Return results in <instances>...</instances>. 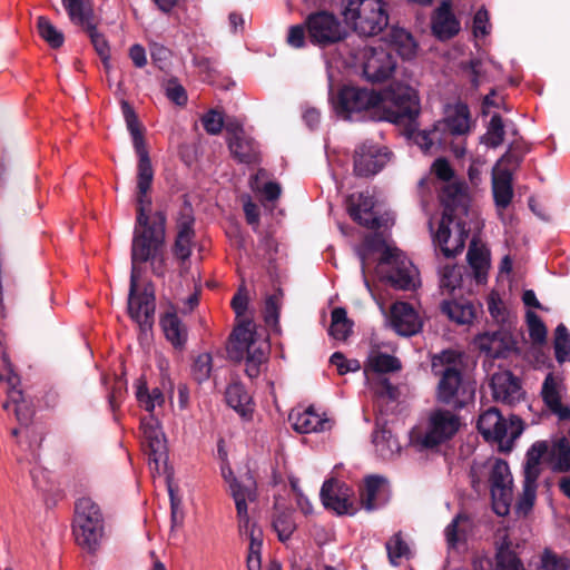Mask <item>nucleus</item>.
<instances>
[{
    "label": "nucleus",
    "instance_id": "32",
    "mask_svg": "<svg viewBox=\"0 0 570 570\" xmlns=\"http://www.w3.org/2000/svg\"><path fill=\"white\" fill-rule=\"evenodd\" d=\"M391 47L403 58L412 59L417 49L413 36L403 28L392 27L389 35Z\"/></svg>",
    "mask_w": 570,
    "mask_h": 570
},
{
    "label": "nucleus",
    "instance_id": "55",
    "mask_svg": "<svg viewBox=\"0 0 570 570\" xmlns=\"http://www.w3.org/2000/svg\"><path fill=\"white\" fill-rule=\"evenodd\" d=\"M497 570H524V568L517 554L508 546L502 544L497 552Z\"/></svg>",
    "mask_w": 570,
    "mask_h": 570
},
{
    "label": "nucleus",
    "instance_id": "18",
    "mask_svg": "<svg viewBox=\"0 0 570 570\" xmlns=\"http://www.w3.org/2000/svg\"><path fill=\"white\" fill-rule=\"evenodd\" d=\"M140 429L142 433V445L148 453L149 462L156 466L167 458V445L165 434L156 417L148 415L141 419Z\"/></svg>",
    "mask_w": 570,
    "mask_h": 570
},
{
    "label": "nucleus",
    "instance_id": "1",
    "mask_svg": "<svg viewBox=\"0 0 570 570\" xmlns=\"http://www.w3.org/2000/svg\"><path fill=\"white\" fill-rule=\"evenodd\" d=\"M137 164V217L131 243V273L128 296L130 317L142 330L150 328L154 323L155 295L151 286L138 293V279L141 276L140 264L160 255L164 249L166 234V215L164 212L150 214L151 198L149 193L154 181V167L146 145H136Z\"/></svg>",
    "mask_w": 570,
    "mask_h": 570
},
{
    "label": "nucleus",
    "instance_id": "17",
    "mask_svg": "<svg viewBox=\"0 0 570 570\" xmlns=\"http://www.w3.org/2000/svg\"><path fill=\"white\" fill-rule=\"evenodd\" d=\"M320 495L324 507L337 514H353L355 512L352 502L353 490L336 479L325 481Z\"/></svg>",
    "mask_w": 570,
    "mask_h": 570
},
{
    "label": "nucleus",
    "instance_id": "28",
    "mask_svg": "<svg viewBox=\"0 0 570 570\" xmlns=\"http://www.w3.org/2000/svg\"><path fill=\"white\" fill-rule=\"evenodd\" d=\"M13 407L14 416L24 426L31 424L35 416V407L31 401L27 400L21 390L8 391V400L2 404L6 411Z\"/></svg>",
    "mask_w": 570,
    "mask_h": 570
},
{
    "label": "nucleus",
    "instance_id": "60",
    "mask_svg": "<svg viewBox=\"0 0 570 570\" xmlns=\"http://www.w3.org/2000/svg\"><path fill=\"white\" fill-rule=\"evenodd\" d=\"M535 492H537V481L524 479L523 492L518 502L519 510L527 513L532 509V507L534 504V500H535Z\"/></svg>",
    "mask_w": 570,
    "mask_h": 570
},
{
    "label": "nucleus",
    "instance_id": "48",
    "mask_svg": "<svg viewBox=\"0 0 570 570\" xmlns=\"http://www.w3.org/2000/svg\"><path fill=\"white\" fill-rule=\"evenodd\" d=\"M466 257L470 266L474 269L476 279L480 282L489 265L488 252L485 248L479 247L475 242H472Z\"/></svg>",
    "mask_w": 570,
    "mask_h": 570
},
{
    "label": "nucleus",
    "instance_id": "21",
    "mask_svg": "<svg viewBox=\"0 0 570 570\" xmlns=\"http://www.w3.org/2000/svg\"><path fill=\"white\" fill-rule=\"evenodd\" d=\"M374 200L368 194L358 193L347 198V212L357 224L370 229L381 227V220L373 213Z\"/></svg>",
    "mask_w": 570,
    "mask_h": 570
},
{
    "label": "nucleus",
    "instance_id": "54",
    "mask_svg": "<svg viewBox=\"0 0 570 570\" xmlns=\"http://www.w3.org/2000/svg\"><path fill=\"white\" fill-rule=\"evenodd\" d=\"M194 210L188 202H185L177 218V235L194 237Z\"/></svg>",
    "mask_w": 570,
    "mask_h": 570
},
{
    "label": "nucleus",
    "instance_id": "23",
    "mask_svg": "<svg viewBox=\"0 0 570 570\" xmlns=\"http://www.w3.org/2000/svg\"><path fill=\"white\" fill-rule=\"evenodd\" d=\"M492 193L499 216L503 219V210L513 198L511 168L494 169L492 174Z\"/></svg>",
    "mask_w": 570,
    "mask_h": 570
},
{
    "label": "nucleus",
    "instance_id": "30",
    "mask_svg": "<svg viewBox=\"0 0 570 570\" xmlns=\"http://www.w3.org/2000/svg\"><path fill=\"white\" fill-rule=\"evenodd\" d=\"M225 400L243 417H248L253 412L252 397L244 385L238 382L230 383L226 387Z\"/></svg>",
    "mask_w": 570,
    "mask_h": 570
},
{
    "label": "nucleus",
    "instance_id": "5",
    "mask_svg": "<svg viewBox=\"0 0 570 570\" xmlns=\"http://www.w3.org/2000/svg\"><path fill=\"white\" fill-rule=\"evenodd\" d=\"M252 322L238 325L230 335L227 354L230 360L245 361V372L250 377H257L261 365L266 361L267 345L256 338Z\"/></svg>",
    "mask_w": 570,
    "mask_h": 570
},
{
    "label": "nucleus",
    "instance_id": "46",
    "mask_svg": "<svg viewBox=\"0 0 570 570\" xmlns=\"http://www.w3.org/2000/svg\"><path fill=\"white\" fill-rule=\"evenodd\" d=\"M272 525L281 542L289 540L296 530V522L294 521L293 513L291 511L277 512L274 515Z\"/></svg>",
    "mask_w": 570,
    "mask_h": 570
},
{
    "label": "nucleus",
    "instance_id": "25",
    "mask_svg": "<svg viewBox=\"0 0 570 570\" xmlns=\"http://www.w3.org/2000/svg\"><path fill=\"white\" fill-rule=\"evenodd\" d=\"M386 480L380 475L365 478L360 489V502L366 511H373L385 503L384 491Z\"/></svg>",
    "mask_w": 570,
    "mask_h": 570
},
{
    "label": "nucleus",
    "instance_id": "53",
    "mask_svg": "<svg viewBox=\"0 0 570 570\" xmlns=\"http://www.w3.org/2000/svg\"><path fill=\"white\" fill-rule=\"evenodd\" d=\"M200 121L206 132L217 135L224 129L227 116L223 111L213 108L202 116Z\"/></svg>",
    "mask_w": 570,
    "mask_h": 570
},
{
    "label": "nucleus",
    "instance_id": "35",
    "mask_svg": "<svg viewBox=\"0 0 570 570\" xmlns=\"http://www.w3.org/2000/svg\"><path fill=\"white\" fill-rule=\"evenodd\" d=\"M549 453L547 442H535L527 452V462L524 465V479L534 480L541 473V463L546 455Z\"/></svg>",
    "mask_w": 570,
    "mask_h": 570
},
{
    "label": "nucleus",
    "instance_id": "45",
    "mask_svg": "<svg viewBox=\"0 0 570 570\" xmlns=\"http://www.w3.org/2000/svg\"><path fill=\"white\" fill-rule=\"evenodd\" d=\"M224 129L226 132V142H253L254 141V137L244 127L243 121L234 116H227V121L225 124Z\"/></svg>",
    "mask_w": 570,
    "mask_h": 570
},
{
    "label": "nucleus",
    "instance_id": "8",
    "mask_svg": "<svg viewBox=\"0 0 570 570\" xmlns=\"http://www.w3.org/2000/svg\"><path fill=\"white\" fill-rule=\"evenodd\" d=\"M72 529L78 546L90 552L97 550L104 537V519L100 508L90 498L77 501Z\"/></svg>",
    "mask_w": 570,
    "mask_h": 570
},
{
    "label": "nucleus",
    "instance_id": "52",
    "mask_svg": "<svg viewBox=\"0 0 570 570\" xmlns=\"http://www.w3.org/2000/svg\"><path fill=\"white\" fill-rule=\"evenodd\" d=\"M22 428L26 438V450L30 452L32 460L37 461L39 459V449L45 439L43 432L32 423Z\"/></svg>",
    "mask_w": 570,
    "mask_h": 570
},
{
    "label": "nucleus",
    "instance_id": "39",
    "mask_svg": "<svg viewBox=\"0 0 570 570\" xmlns=\"http://www.w3.org/2000/svg\"><path fill=\"white\" fill-rule=\"evenodd\" d=\"M136 397L140 406L150 413L156 406H161L165 403V395L161 390L155 387L148 391L146 382L142 380H139L137 383Z\"/></svg>",
    "mask_w": 570,
    "mask_h": 570
},
{
    "label": "nucleus",
    "instance_id": "41",
    "mask_svg": "<svg viewBox=\"0 0 570 570\" xmlns=\"http://www.w3.org/2000/svg\"><path fill=\"white\" fill-rule=\"evenodd\" d=\"M549 454L552 459V469L554 471H570V442L568 439H559Z\"/></svg>",
    "mask_w": 570,
    "mask_h": 570
},
{
    "label": "nucleus",
    "instance_id": "31",
    "mask_svg": "<svg viewBox=\"0 0 570 570\" xmlns=\"http://www.w3.org/2000/svg\"><path fill=\"white\" fill-rule=\"evenodd\" d=\"M289 421L292 422L293 429L299 433L323 431L328 423L326 420H323L313 407H308L303 412L291 413Z\"/></svg>",
    "mask_w": 570,
    "mask_h": 570
},
{
    "label": "nucleus",
    "instance_id": "7",
    "mask_svg": "<svg viewBox=\"0 0 570 570\" xmlns=\"http://www.w3.org/2000/svg\"><path fill=\"white\" fill-rule=\"evenodd\" d=\"M365 244L373 249L384 246L380 264L389 266L383 277L392 287L402 291H412L416 287L419 272L403 253L385 245L379 235L366 237Z\"/></svg>",
    "mask_w": 570,
    "mask_h": 570
},
{
    "label": "nucleus",
    "instance_id": "50",
    "mask_svg": "<svg viewBox=\"0 0 570 570\" xmlns=\"http://www.w3.org/2000/svg\"><path fill=\"white\" fill-rule=\"evenodd\" d=\"M166 97L177 106H186L188 101L187 91L177 77H170L163 82Z\"/></svg>",
    "mask_w": 570,
    "mask_h": 570
},
{
    "label": "nucleus",
    "instance_id": "16",
    "mask_svg": "<svg viewBox=\"0 0 570 570\" xmlns=\"http://www.w3.org/2000/svg\"><path fill=\"white\" fill-rule=\"evenodd\" d=\"M392 153L386 145H357L354 150V173L360 177L377 174L390 160Z\"/></svg>",
    "mask_w": 570,
    "mask_h": 570
},
{
    "label": "nucleus",
    "instance_id": "19",
    "mask_svg": "<svg viewBox=\"0 0 570 570\" xmlns=\"http://www.w3.org/2000/svg\"><path fill=\"white\" fill-rule=\"evenodd\" d=\"M490 387L493 399L508 405L518 403L523 396L519 379L510 371L494 373L490 380Z\"/></svg>",
    "mask_w": 570,
    "mask_h": 570
},
{
    "label": "nucleus",
    "instance_id": "29",
    "mask_svg": "<svg viewBox=\"0 0 570 570\" xmlns=\"http://www.w3.org/2000/svg\"><path fill=\"white\" fill-rule=\"evenodd\" d=\"M488 135L491 138L482 137L480 142H503L505 138L509 139V142H519L521 139L515 125L513 122L504 124L498 114L491 117Z\"/></svg>",
    "mask_w": 570,
    "mask_h": 570
},
{
    "label": "nucleus",
    "instance_id": "40",
    "mask_svg": "<svg viewBox=\"0 0 570 570\" xmlns=\"http://www.w3.org/2000/svg\"><path fill=\"white\" fill-rule=\"evenodd\" d=\"M37 29L39 36L52 48L58 49L65 42V36L52 22L43 16L37 18Z\"/></svg>",
    "mask_w": 570,
    "mask_h": 570
},
{
    "label": "nucleus",
    "instance_id": "24",
    "mask_svg": "<svg viewBox=\"0 0 570 570\" xmlns=\"http://www.w3.org/2000/svg\"><path fill=\"white\" fill-rule=\"evenodd\" d=\"M460 31V22L451 11V3L442 1L432 17V32L440 40H449Z\"/></svg>",
    "mask_w": 570,
    "mask_h": 570
},
{
    "label": "nucleus",
    "instance_id": "9",
    "mask_svg": "<svg viewBox=\"0 0 570 570\" xmlns=\"http://www.w3.org/2000/svg\"><path fill=\"white\" fill-rule=\"evenodd\" d=\"M461 425L460 417L450 410L435 409L430 412L424 430L412 433V442L422 449H433L452 439Z\"/></svg>",
    "mask_w": 570,
    "mask_h": 570
},
{
    "label": "nucleus",
    "instance_id": "3",
    "mask_svg": "<svg viewBox=\"0 0 570 570\" xmlns=\"http://www.w3.org/2000/svg\"><path fill=\"white\" fill-rule=\"evenodd\" d=\"M463 360L454 351H443L432 358L431 368L439 377L436 400L455 409L464 407L474 399L473 384L463 377Z\"/></svg>",
    "mask_w": 570,
    "mask_h": 570
},
{
    "label": "nucleus",
    "instance_id": "34",
    "mask_svg": "<svg viewBox=\"0 0 570 570\" xmlns=\"http://www.w3.org/2000/svg\"><path fill=\"white\" fill-rule=\"evenodd\" d=\"M402 368L401 361L390 354L373 352L365 364L364 373L365 375L370 374V372L377 374H385L397 372Z\"/></svg>",
    "mask_w": 570,
    "mask_h": 570
},
{
    "label": "nucleus",
    "instance_id": "64",
    "mask_svg": "<svg viewBox=\"0 0 570 570\" xmlns=\"http://www.w3.org/2000/svg\"><path fill=\"white\" fill-rule=\"evenodd\" d=\"M570 563L564 558H558L556 554L547 552L542 558L540 570H567Z\"/></svg>",
    "mask_w": 570,
    "mask_h": 570
},
{
    "label": "nucleus",
    "instance_id": "26",
    "mask_svg": "<svg viewBox=\"0 0 570 570\" xmlns=\"http://www.w3.org/2000/svg\"><path fill=\"white\" fill-rule=\"evenodd\" d=\"M372 442L377 455L383 460H391L401 451V444L392 429L386 423L377 421L376 429L372 435Z\"/></svg>",
    "mask_w": 570,
    "mask_h": 570
},
{
    "label": "nucleus",
    "instance_id": "47",
    "mask_svg": "<svg viewBox=\"0 0 570 570\" xmlns=\"http://www.w3.org/2000/svg\"><path fill=\"white\" fill-rule=\"evenodd\" d=\"M553 347L558 363L570 361V333L563 324H559L554 331Z\"/></svg>",
    "mask_w": 570,
    "mask_h": 570
},
{
    "label": "nucleus",
    "instance_id": "33",
    "mask_svg": "<svg viewBox=\"0 0 570 570\" xmlns=\"http://www.w3.org/2000/svg\"><path fill=\"white\" fill-rule=\"evenodd\" d=\"M441 309L451 321L462 325L472 323L476 313L475 306L466 301H443Z\"/></svg>",
    "mask_w": 570,
    "mask_h": 570
},
{
    "label": "nucleus",
    "instance_id": "12",
    "mask_svg": "<svg viewBox=\"0 0 570 570\" xmlns=\"http://www.w3.org/2000/svg\"><path fill=\"white\" fill-rule=\"evenodd\" d=\"M70 21L81 27L89 36L90 41L100 57L105 68L108 70L110 48L105 36L98 32L94 22V10L85 0H61Z\"/></svg>",
    "mask_w": 570,
    "mask_h": 570
},
{
    "label": "nucleus",
    "instance_id": "63",
    "mask_svg": "<svg viewBox=\"0 0 570 570\" xmlns=\"http://www.w3.org/2000/svg\"><path fill=\"white\" fill-rule=\"evenodd\" d=\"M279 317V299L276 295L268 296L265 301L264 320L268 326H276Z\"/></svg>",
    "mask_w": 570,
    "mask_h": 570
},
{
    "label": "nucleus",
    "instance_id": "11",
    "mask_svg": "<svg viewBox=\"0 0 570 570\" xmlns=\"http://www.w3.org/2000/svg\"><path fill=\"white\" fill-rule=\"evenodd\" d=\"M331 101L338 117L354 121L362 119V112L379 106L382 102V95L373 90L344 86Z\"/></svg>",
    "mask_w": 570,
    "mask_h": 570
},
{
    "label": "nucleus",
    "instance_id": "2",
    "mask_svg": "<svg viewBox=\"0 0 570 570\" xmlns=\"http://www.w3.org/2000/svg\"><path fill=\"white\" fill-rule=\"evenodd\" d=\"M443 214L439 228L433 235V243L442 254L450 258L460 254L469 235L464 217L469 210V195L462 184L444 186L440 195Z\"/></svg>",
    "mask_w": 570,
    "mask_h": 570
},
{
    "label": "nucleus",
    "instance_id": "42",
    "mask_svg": "<svg viewBox=\"0 0 570 570\" xmlns=\"http://www.w3.org/2000/svg\"><path fill=\"white\" fill-rule=\"evenodd\" d=\"M352 331V323L347 318V313L343 307H335L332 311V322L328 330L331 336L335 340H346Z\"/></svg>",
    "mask_w": 570,
    "mask_h": 570
},
{
    "label": "nucleus",
    "instance_id": "38",
    "mask_svg": "<svg viewBox=\"0 0 570 570\" xmlns=\"http://www.w3.org/2000/svg\"><path fill=\"white\" fill-rule=\"evenodd\" d=\"M161 326L168 341L174 346H183L187 338V332L175 313H167L161 318Z\"/></svg>",
    "mask_w": 570,
    "mask_h": 570
},
{
    "label": "nucleus",
    "instance_id": "43",
    "mask_svg": "<svg viewBox=\"0 0 570 570\" xmlns=\"http://www.w3.org/2000/svg\"><path fill=\"white\" fill-rule=\"evenodd\" d=\"M493 459L487 461H474L471 465L470 478L472 488L476 492L485 490L489 484Z\"/></svg>",
    "mask_w": 570,
    "mask_h": 570
},
{
    "label": "nucleus",
    "instance_id": "22",
    "mask_svg": "<svg viewBox=\"0 0 570 570\" xmlns=\"http://www.w3.org/2000/svg\"><path fill=\"white\" fill-rule=\"evenodd\" d=\"M391 325L399 334L411 336L420 331L421 321L410 304L396 302L391 308Z\"/></svg>",
    "mask_w": 570,
    "mask_h": 570
},
{
    "label": "nucleus",
    "instance_id": "15",
    "mask_svg": "<svg viewBox=\"0 0 570 570\" xmlns=\"http://www.w3.org/2000/svg\"><path fill=\"white\" fill-rule=\"evenodd\" d=\"M489 487L494 512L498 515L508 514L512 501V478L505 461L493 459Z\"/></svg>",
    "mask_w": 570,
    "mask_h": 570
},
{
    "label": "nucleus",
    "instance_id": "56",
    "mask_svg": "<svg viewBox=\"0 0 570 570\" xmlns=\"http://www.w3.org/2000/svg\"><path fill=\"white\" fill-rule=\"evenodd\" d=\"M529 336L534 345H542L547 341V327L534 312L527 313Z\"/></svg>",
    "mask_w": 570,
    "mask_h": 570
},
{
    "label": "nucleus",
    "instance_id": "10",
    "mask_svg": "<svg viewBox=\"0 0 570 570\" xmlns=\"http://www.w3.org/2000/svg\"><path fill=\"white\" fill-rule=\"evenodd\" d=\"M478 430L487 441H493L501 451L509 452L514 440L521 435L523 425L518 416L512 415L507 421L498 409L490 407L480 415Z\"/></svg>",
    "mask_w": 570,
    "mask_h": 570
},
{
    "label": "nucleus",
    "instance_id": "49",
    "mask_svg": "<svg viewBox=\"0 0 570 570\" xmlns=\"http://www.w3.org/2000/svg\"><path fill=\"white\" fill-rule=\"evenodd\" d=\"M262 530L253 528L250 530V540L247 556V569L248 570H261V551L263 546Z\"/></svg>",
    "mask_w": 570,
    "mask_h": 570
},
{
    "label": "nucleus",
    "instance_id": "13",
    "mask_svg": "<svg viewBox=\"0 0 570 570\" xmlns=\"http://www.w3.org/2000/svg\"><path fill=\"white\" fill-rule=\"evenodd\" d=\"M472 127L473 121L469 106L465 102L458 101L445 106L443 119L438 120L431 130L423 131V139L424 142L441 141L442 137H438V132L451 137H461L468 135Z\"/></svg>",
    "mask_w": 570,
    "mask_h": 570
},
{
    "label": "nucleus",
    "instance_id": "62",
    "mask_svg": "<svg viewBox=\"0 0 570 570\" xmlns=\"http://www.w3.org/2000/svg\"><path fill=\"white\" fill-rule=\"evenodd\" d=\"M330 362L336 367L340 375L356 372L361 368V364L357 360H347L341 352H335L331 356Z\"/></svg>",
    "mask_w": 570,
    "mask_h": 570
},
{
    "label": "nucleus",
    "instance_id": "59",
    "mask_svg": "<svg viewBox=\"0 0 570 570\" xmlns=\"http://www.w3.org/2000/svg\"><path fill=\"white\" fill-rule=\"evenodd\" d=\"M372 390L377 399L396 401L400 396L397 386L393 385L387 379L379 376L371 383Z\"/></svg>",
    "mask_w": 570,
    "mask_h": 570
},
{
    "label": "nucleus",
    "instance_id": "57",
    "mask_svg": "<svg viewBox=\"0 0 570 570\" xmlns=\"http://www.w3.org/2000/svg\"><path fill=\"white\" fill-rule=\"evenodd\" d=\"M213 368V358L209 353L199 354L193 363L191 375L195 381L202 383L207 381L210 376Z\"/></svg>",
    "mask_w": 570,
    "mask_h": 570
},
{
    "label": "nucleus",
    "instance_id": "61",
    "mask_svg": "<svg viewBox=\"0 0 570 570\" xmlns=\"http://www.w3.org/2000/svg\"><path fill=\"white\" fill-rule=\"evenodd\" d=\"M193 65L198 68L199 72L205 75V81H213L219 73L217 70V61L204 56H195Z\"/></svg>",
    "mask_w": 570,
    "mask_h": 570
},
{
    "label": "nucleus",
    "instance_id": "14",
    "mask_svg": "<svg viewBox=\"0 0 570 570\" xmlns=\"http://www.w3.org/2000/svg\"><path fill=\"white\" fill-rule=\"evenodd\" d=\"M305 26L311 42L322 48L343 41L348 35L338 18L328 11L308 14Z\"/></svg>",
    "mask_w": 570,
    "mask_h": 570
},
{
    "label": "nucleus",
    "instance_id": "44",
    "mask_svg": "<svg viewBox=\"0 0 570 570\" xmlns=\"http://www.w3.org/2000/svg\"><path fill=\"white\" fill-rule=\"evenodd\" d=\"M461 267L448 264L440 269V288L442 294H453V292L461 286Z\"/></svg>",
    "mask_w": 570,
    "mask_h": 570
},
{
    "label": "nucleus",
    "instance_id": "6",
    "mask_svg": "<svg viewBox=\"0 0 570 570\" xmlns=\"http://www.w3.org/2000/svg\"><path fill=\"white\" fill-rule=\"evenodd\" d=\"M344 20L363 37H374L389 26V13L382 0H347Z\"/></svg>",
    "mask_w": 570,
    "mask_h": 570
},
{
    "label": "nucleus",
    "instance_id": "51",
    "mask_svg": "<svg viewBox=\"0 0 570 570\" xmlns=\"http://www.w3.org/2000/svg\"><path fill=\"white\" fill-rule=\"evenodd\" d=\"M387 556L392 564L397 566L401 558H407L411 553L409 544L403 540L402 533H395L386 542Z\"/></svg>",
    "mask_w": 570,
    "mask_h": 570
},
{
    "label": "nucleus",
    "instance_id": "37",
    "mask_svg": "<svg viewBox=\"0 0 570 570\" xmlns=\"http://www.w3.org/2000/svg\"><path fill=\"white\" fill-rule=\"evenodd\" d=\"M488 344L482 343V348L494 358L505 357L507 353L513 347L512 336L505 331L494 332L491 335H487Z\"/></svg>",
    "mask_w": 570,
    "mask_h": 570
},
{
    "label": "nucleus",
    "instance_id": "20",
    "mask_svg": "<svg viewBox=\"0 0 570 570\" xmlns=\"http://www.w3.org/2000/svg\"><path fill=\"white\" fill-rule=\"evenodd\" d=\"M396 67L393 56L385 50L371 49L363 63L364 77L375 83L389 79Z\"/></svg>",
    "mask_w": 570,
    "mask_h": 570
},
{
    "label": "nucleus",
    "instance_id": "36",
    "mask_svg": "<svg viewBox=\"0 0 570 570\" xmlns=\"http://www.w3.org/2000/svg\"><path fill=\"white\" fill-rule=\"evenodd\" d=\"M229 492L233 497L237 511V519L248 518L247 500L255 499V490L252 485H244L237 479H233L229 484Z\"/></svg>",
    "mask_w": 570,
    "mask_h": 570
},
{
    "label": "nucleus",
    "instance_id": "4",
    "mask_svg": "<svg viewBox=\"0 0 570 570\" xmlns=\"http://www.w3.org/2000/svg\"><path fill=\"white\" fill-rule=\"evenodd\" d=\"M385 104V119L395 125H402V135L411 139L415 131V119L420 114V98L417 91L409 85L392 83L382 96Z\"/></svg>",
    "mask_w": 570,
    "mask_h": 570
},
{
    "label": "nucleus",
    "instance_id": "27",
    "mask_svg": "<svg viewBox=\"0 0 570 570\" xmlns=\"http://www.w3.org/2000/svg\"><path fill=\"white\" fill-rule=\"evenodd\" d=\"M562 384L557 382L550 373L542 385V399L552 413L562 421L570 420V407L561 403Z\"/></svg>",
    "mask_w": 570,
    "mask_h": 570
},
{
    "label": "nucleus",
    "instance_id": "58",
    "mask_svg": "<svg viewBox=\"0 0 570 570\" xmlns=\"http://www.w3.org/2000/svg\"><path fill=\"white\" fill-rule=\"evenodd\" d=\"M228 148L233 158L240 164L254 165L261 161L259 153L253 145H228Z\"/></svg>",
    "mask_w": 570,
    "mask_h": 570
}]
</instances>
